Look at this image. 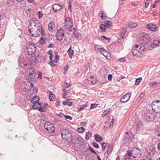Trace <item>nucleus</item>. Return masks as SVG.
<instances>
[{
  "label": "nucleus",
  "mask_w": 160,
  "mask_h": 160,
  "mask_svg": "<svg viewBox=\"0 0 160 160\" xmlns=\"http://www.w3.org/2000/svg\"><path fill=\"white\" fill-rule=\"evenodd\" d=\"M151 39L148 34H145L140 38L139 44H137L132 48V52L133 55L140 58L145 53L146 50L145 46L150 45Z\"/></svg>",
  "instance_id": "f257e3e1"
},
{
  "label": "nucleus",
  "mask_w": 160,
  "mask_h": 160,
  "mask_svg": "<svg viewBox=\"0 0 160 160\" xmlns=\"http://www.w3.org/2000/svg\"><path fill=\"white\" fill-rule=\"evenodd\" d=\"M64 27L65 29L68 31L67 32L68 34L70 32H76L77 28L76 25L73 24L72 20L69 17H67L65 19Z\"/></svg>",
  "instance_id": "f03ea898"
},
{
  "label": "nucleus",
  "mask_w": 160,
  "mask_h": 160,
  "mask_svg": "<svg viewBox=\"0 0 160 160\" xmlns=\"http://www.w3.org/2000/svg\"><path fill=\"white\" fill-rule=\"evenodd\" d=\"M42 27L41 25L36 26L34 25V27L30 28L29 30L30 33L33 37H38L41 34V31L42 30Z\"/></svg>",
  "instance_id": "7ed1b4c3"
},
{
  "label": "nucleus",
  "mask_w": 160,
  "mask_h": 160,
  "mask_svg": "<svg viewBox=\"0 0 160 160\" xmlns=\"http://www.w3.org/2000/svg\"><path fill=\"white\" fill-rule=\"evenodd\" d=\"M61 135L63 138L68 142H70L72 140V137L70 131L67 129L62 130Z\"/></svg>",
  "instance_id": "20e7f679"
},
{
  "label": "nucleus",
  "mask_w": 160,
  "mask_h": 160,
  "mask_svg": "<svg viewBox=\"0 0 160 160\" xmlns=\"http://www.w3.org/2000/svg\"><path fill=\"white\" fill-rule=\"evenodd\" d=\"M36 50V47L34 44L32 42H29L26 47V51L28 55H33Z\"/></svg>",
  "instance_id": "39448f33"
},
{
  "label": "nucleus",
  "mask_w": 160,
  "mask_h": 160,
  "mask_svg": "<svg viewBox=\"0 0 160 160\" xmlns=\"http://www.w3.org/2000/svg\"><path fill=\"white\" fill-rule=\"evenodd\" d=\"M156 117L155 115L153 113L147 112L144 113L142 117V119L143 121L145 122H149L153 121Z\"/></svg>",
  "instance_id": "423d86ee"
},
{
  "label": "nucleus",
  "mask_w": 160,
  "mask_h": 160,
  "mask_svg": "<svg viewBox=\"0 0 160 160\" xmlns=\"http://www.w3.org/2000/svg\"><path fill=\"white\" fill-rule=\"evenodd\" d=\"M152 109L156 112L160 113V101H154L152 103Z\"/></svg>",
  "instance_id": "0eeeda50"
},
{
  "label": "nucleus",
  "mask_w": 160,
  "mask_h": 160,
  "mask_svg": "<svg viewBox=\"0 0 160 160\" xmlns=\"http://www.w3.org/2000/svg\"><path fill=\"white\" fill-rule=\"evenodd\" d=\"M44 127L46 130L50 133L55 132V128L52 124L50 122H46L44 124Z\"/></svg>",
  "instance_id": "6e6552de"
},
{
  "label": "nucleus",
  "mask_w": 160,
  "mask_h": 160,
  "mask_svg": "<svg viewBox=\"0 0 160 160\" xmlns=\"http://www.w3.org/2000/svg\"><path fill=\"white\" fill-rule=\"evenodd\" d=\"M64 35V31L62 29L60 28L57 31L56 33V37L57 40L60 42L63 39Z\"/></svg>",
  "instance_id": "1a4fd4ad"
},
{
  "label": "nucleus",
  "mask_w": 160,
  "mask_h": 160,
  "mask_svg": "<svg viewBox=\"0 0 160 160\" xmlns=\"http://www.w3.org/2000/svg\"><path fill=\"white\" fill-rule=\"evenodd\" d=\"M74 144L79 146H82L84 145L83 138L80 136H76L74 139Z\"/></svg>",
  "instance_id": "9d476101"
},
{
  "label": "nucleus",
  "mask_w": 160,
  "mask_h": 160,
  "mask_svg": "<svg viewBox=\"0 0 160 160\" xmlns=\"http://www.w3.org/2000/svg\"><path fill=\"white\" fill-rule=\"evenodd\" d=\"M27 74L31 78H33L36 75L35 70L32 67L28 69Z\"/></svg>",
  "instance_id": "9b49d317"
},
{
  "label": "nucleus",
  "mask_w": 160,
  "mask_h": 160,
  "mask_svg": "<svg viewBox=\"0 0 160 160\" xmlns=\"http://www.w3.org/2000/svg\"><path fill=\"white\" fill-rule=\"evenodd\" d=\"M131 95V92L127 93L120 99V101L122 103L127 102L130 99Z\"/></svg>",
  "instance_id": "f8f14e48"
},
{
  "label": "nucleus",
  "mask_w": 160,
  "mask_h": 160,
  "mask_svg": "<svg viewBox=\"0 0 160 160\" xmlns=\"http://www.w3.org/2000/svg\"><path fill=\"white\" fill-rule=\"evenodd\" d=\"M52 8L54 12H57L58 11L63 9V5L62 4L60 5L56 3L54 4L52 6Z\"/></svg>",
  "instance_id": "ddd939ff"
},
{
  "label": "nucleus",
  "mask_w": 160,
  "mask_h": 160,
  "mask_svg": "<svg viewBox=\"0 0 160 160\" xmlns=\"http://www.w3.org/2000/svg\"><path fill=\"white\" fill-rule=\"evenodd\" d=\"M132 140V137L129 134L128 132H126L125 133V135L123 139V141L125 143H128L131 142Z\"/></svg>",
  "instance_id": "4468645a"
},
{
  "label": "nucleus",
  "mask_w": 160,
  "mask_h": 160,
  "mask_svg": "<svg viewBox=\"0 0 160 160\" xmlns=\"http://www.w3.org/2000/svg\"><path fill=\"white\" fill-rule=\"evenodd\" d=\"M34 86L33 83L31 82L28 81L26 82L25 83L24 87L26 89V90H30Z\"/></svg>",
  "instance_id": "2eb2a0df"
},
{
  "label": "nucleus",
  "mask_w": 160,
  "mask_h": 160,
  "mask_svg": "<svg viewBox=\"0 0 160 160\" xmlns=\"http://www.w3.org/2000/svg\"><path fill=\"white\" fill-rule=\"evenodd\" d=\"M147 28L152 31H157L158 28L153 23L148 24L147 25Z\"/></svg>",
  "instance_id": "dca6fc26"
},
{
  "label": "nucleus",
  "mask_w": 160,
  "mask_h": 160,
  "mask_svg": "<svg viewBox=\"0 0 160 160\" xmlns=\"http://www.w3.org/2000/svg\"><path fill=\"white\" fill-rule=\"evenodd\" d=\"M18 63L20 66L22 67H23L26 65V64L25 63V60L21 56L18 58Z\"/></svg>",
  "instance_id": "f3484780"
},
{
  "label": "nucleus",
  "mask_w": 160,
  "mask_h": 160,
  "mask_svg": "<svg viewBox=\"0 0 160 160\" xmlns=\"http://www.w3.org/2000/svg\"><path fill=\"white\" fill-rule=\"evenodd\" d=\"M112 149V146L110 144L108 145L107 151L104 153V156L108 158L109 153H110Z\"/></svg>",
  "instance_id": "a211bd4d"
},
{
  "label": "nucleus",
  "mask_w": 160,
  "mask_h": 160,
  "mask_svg": "<svg viewBox=\"0 0 160 160\" xmlns=\"http://www.w3.org/2000/svg\"><path fill=\"white\" fill-rule=\"evenodd\" d=\"M158 46H160V41L159 40H155L153 41V44H150V49L157 47Z\"/></svg>",
  "instance_id": "6ab92c4d"
},
{
  "label": "nucleus",
  "mask_w": 160,
  "mask_h": 160,
  "mask_svg": "<svg viewBox=\"0 0 160 160\" xmlns=\"http://www.w3.org/2000/svg\"><path fill=\"white\" fill-rule=\"evenodd\" d=\"M37 61V58L36 56H33L30 59V63L32 65H34Z\"/></svg>",
  "instance_id": "aec40b11"
},
{
  "label": "nucleus",
  "mask_w": 160,
  "mask_h": 160,
  "mask_svg": "<svg viewBox=\"0 0 160 160\" xmlns=\"http://www.w3.org/2000/svg\"><path fill=\"white\" fill-rule=\"evenodd\" d=\"M39 100V97L37 96H34L31 99V102L34 104L37 103Z\"/></svg>",
  "instance_id": "412c9836"
},
{
  "label": "nucleus",
  "mask_w": 160,
  "mask_h": 160,
  "mask_svg": "<svg viewBox=\"0 0 160 160\" xmlns=\"http://www.w3.org/2000/svg\"><path fill=\"white\" fill-rule=\"evenodd\" d=\"M104 25L106 28H109L112 26V23L110 21L107 20L104 22Z\"/></svg>",
  "instance_id": "4be33fe9"
},
{
  "label": "nucleus",
  "mask_w": 160,
  "mask_h": 160,
  "mask_svg": "<svg viewBox=\"0 0 160 160\" xmlns=\"http://www.w3.org/2000/svg\"><path fill=\"white\" fill-rule=\"evenodd\" d=\"M54 24V22H51L48 25V29L49 31H52L53 29V25Z\"/></svg>",
  "instance_id": "5701e85b"
},
{
  "label": "nucleus",
  "mask_w": 160,
  "mask_h": 160,
  "mask_svg": "<svg viewBox=\"0 0 160 160\" xmlns=\"http://www.w3.org/2000/svg\"><path fill=\"white\" fill-rule=\"evenodd\" d=\"M148 148L149 149L148 150V151L150 154H153L155 152V149L153 147H149Z\"/></svg>",
  "instance_id": "b1692460"
},
{
  "label": "nucleus",
  "mask_w": 160,
  "mask_h": 160,
  "mask_svg": "<svg viewBox=\"0 0 160 160\" xmlns=\"http://www.w3.org/2000/svg\"><path fill=\"white\" fill-rule=\"evenodd\" d=\"M68 52L69 54V57L70 58H72V57L73 55L74 51L71 49V47L70 46L68 50Z\"/></svg>",
  "instance_id": "393cba45"
},
{
  "label": "nucleus",
  "mask_w": 160,
  "mask_h": 160,
  "mask_svg": "<svg viewBox=\"0 0 160 160\" xmlns=\"http://www.w3.org/2000/svg\"><path fill=\"white\" fill-rule=\"evenodd\" d=\"M95 140L97 142H99L102 140V138L98 134H95L94 136Z\"/></svg>",
  "instance_id": "a878e982"
},
{
  "label": "nucleus",
  "mask_w": 160,
  "mask_h": 160,
  "mask_svg": "<svg viewBox=\"0 0 160 160\" xmlns=\"http://www.w3.org/2000/svg\"><path fill=\"white\" fill-rule=\"evenodd\" d=\"M109 144L105 142H102L101 144V146L102 148V151H104L105 150L106 148L108 147V145Z\"/></svg>",
  "instance_id": "bb28decb"
},
{
  "label": "nucleus",
  "mask_w": 160,
  "mask_h": 160,
  "mask_svg": "<svg viewBox=\"0 0 160 160\" xmlns=\"http://www.w3.org/2000/svg\"><path fill=\"white\" fill-rule=\"evenodd\" d=\"M12 46V44H10L9 45V49H6V50L5 51V53L8 55H9L11 54L12 53V52H10L9 51L11 50L10 48Z\"/></svg>",
  "instance_id": "cd10ccee"
},
{
  "label": "nucleus",
  "mask_w": 160,
  "mask_h": 160,
  "mask_svg": "<svg viewBox=\"0 0 160 160\" xmlns=\"http://www.w3.org/2000/svg\"><path fill=\"white\" fill-rule=\"evenodd\" d=\"M132 155V153L131 152H127L124 158L125 160H126L129 158L130 156Z\"/></svg>",
  "instance_id": "c85d7f7f"
},
{
  "label": "nucleus",
  "mask_w": 160,
  "mask_h": 160,
  "mask_svg": "<svg viewBox=\"0 0 160 160\" xmlns=\"http://www.w3.org/2000/svg\"><path fill=\"white\" fill-rule=\"evenodd\" d=\"M49 92L50 94L49 96V99L51 101H53L55 97V96L54 94L52 93L51 91H49Z\"/></svg>",
  "instance_id": "c756f323"
},
{
  "label": "nucleus",
  "mask_w": 160,
  "mask_h": 160,
  "mask_svg": "<svg viewBox=\"0 0 160 160\" xmlns=\"http://www.w3.org/2000/svg\"><path fill=\"white\" fill-rule=\"evenodd\" d=\"M100 51L104 56H107L108 52L105 49L103 48H100Z\"/></svg>",
  "instance_id": "7c9ffc66"
},
{
  "label": "nucleus",
  "mask_w": 160,
  "mask_h": 160,
  "mask_svg": "<svg viewBox=\"0 0 160 160\" xmlns=\"http://www.w3.org/2000/svg\"><path fill=\"white\" fill-rule=\"evenodd\" d=\"M92 137V134L90 132H87L86 133L85 138L87 140H89Z\"/></svg>",
  "instance_id": "2f4dec72"
},
{
  "label": "nucleus",
  "mask_w": 160,
  "mask_h": 160,
  "mask_svg": "<svg viewBox=\"0 0 160 160\" xmlns=\"http://www.w3.org/2000/svg\"><path fill=\"white\" fill-rule=\"evenodd\" d=\"M85 130V129L83 127H82L78 128L77 130V131L78 133H82Z\"/></svg>",
  "instance_id": "473e14b6"
},
{
  "label": "nucleus",
  "mask_w": 160,
  "mask_h": 160,
  "mask_svg": "<svg viewBox=\"0 0 160 160\" xmlns=\"http://www.w3.org/2000/svg\"><path fill=\"white\" fill-rule=\"evenodd\" d=\"M159 84L157 82H152L151 83L149 84L150 87L151 88H153V87H158V85Z\"/></svg>",
  "instance_id": "72a5a7b5"
},
{
  "label": "nucleus",
  "mask_w": 160,
  "mask_h": 160,
  "mask_svg": "<svg viewBox=\"0 0 160 160\" xmlns=\"http://www.w3.org/2000/svg\"><path fill=\"white\" fill-rule=\"evenodd\" d=\"M39 42L40 44L42 45H43L46 43V41L45 40L44 37H42L40 38Z\"/></svg>",
  "instance_id": "f704fd0d"
},
{
  "label": "nucleus",
  "mask_w": 160,
  "mask_h": 160,
  "mask_svg": "<svg viewBox=\"0 0 160 160\" xmlns=\"http://www.w3.org/2000/svg\"><path fill=\"white\" fill-rule=\"evenodd\" d=\"M156 135L160 137V125L158 127L156 131Z\"/></svg>",
  "instance_id": "c9c22d12"
},
{
  "label": "nucleus",
  "mask_w": 160,
  "mask_h": 160,
  "mask_svg": "<svg viewBox=\"0 0 160 160\" xmlns=\"http://www.w3.org/2000/svg\"><path fill=\"white\" fill-rule=\"evenodd\" d=\"M106 27H105V26L104 25L102 24L100 26V28L101 30V31L104 32H105L106 31Z\"/></svg>",
  "instance_id": "e433bc0d"
},
{
  "label": "nucleus",
  "mask_w": 160,
  "mask_h": 160,
  "mask_svg": "<svg viewBox=\"0 0 160 160\" xmlns=\"http://www.w3.org/2000/svg\"><path fill=\"white\" fill-rule=\"evenodd\" d=\"M38 104L39 106V108H38L39 111L40 112H44V111H45V109L41 107L42 105L41 104L40 102H38Z\"/></svg>",
  "instance_id": "4c0bfd02"
},
{
  "label": "nucleus",
  "mask_w": 160,
  "mask_h": 160,
  "mask_svg": "<svg viewBox=\"0 0 160 160\" xmlns=\"http://www.w3.org/2000/svg\"><path fill=\"white\" fill-rule=\"evenodd\" d=\"M142 80V78H137L135 80V85H139Z\"/></svg>",
  "instance_id": "58836bf2"
},
{
  "label": "nucleus",
  "mask_w": 160,
  "mask_h": 160,
  "mask_svg": "<svg viewBox=\"0 0 160 160\" xmlns=\"http://www.w3.org/2000/svg\"><path fill=\"white\" fill-rule=\"evenodd\" d=\"M73 34L74 35L75 37L78 39H80L81 38V36L79 33H75V32H72Z\"/></svg>",
  "instance_id": "ea45409f"
},
{
  "label": "nucleus",
  "mask_w": 160,
  "mask_h": 160,
  "mask_svg": "<svg viewBox=\"0 0 160 160\" xmlns=\"http://www.w3.org/2000/svg\"><path fill=\"white\" fill-rule=\"evenodd\" d=\"M33 23H30L29 24V25L30 26H31L32 25L33 26V27H34V25H35L36 26L38 24V21L37 20H34L33 21Z\"/></svg>",
  "instance_id": "a19ab883"
},
{
  "label": "nucleus",
  "mask_w": 160,
  "mask_h": 160,
  "mask_svg": "<svg viewBox=\"0 0 160 160\" xmlns=\"http://www.w3.org/2000/svg\"><path fill=\"white\" fill-rule=\"evenodd\" d=\"M88 105L87 104H83L82 106L80 107L78 110V111H80L83 110L85 108L87 107Z\"/></svg>",
  "instance_id": "79ce46f5"
},
{
  "label": "nucleus",
  "mask_w": 160,
  "mask_h": 160,
  "mask_svg": "<svg viewBox=\"0 0 160 160\" xmlns=\"http://www.w3.org/2000/svg\"><path fill=\"white\" fill-rule=\"evenodd\" d=\"M99 47H100V45H97V44H95V46H94V49L97 52H99L100 50V48H99Z\"/></svg>",
  "instance_id": "37998d69"
},
{
  "label": "nucleus",
  "mask_w": 160,
  "mask_h": 160,
  "mask_svg": "<svg viewBox=\"0 0 160 160\" xmlns=\"http://www.w3.org/2000/svg\"><path fill=\"white\" fill-rule=\"evenodd\" d=\"M109 112V111L107 110H104L102 114V117H104Z\"/></svg>",
  "instance_id": "c03bdc74"
},
{
  "label": "nucleus",
  "mask_w": 160,
  "mask_h": 160,
  "mask_svg": "<svg viewBox=\"0 0 160 160\" xmlns=\"http://www.w3.org/2000/svg\"><path fill=\"white\" fill-rule=\"evenodd\" d=\"M57 61H50L49 62V64L52 67L55 66L56 65V64L57 63Z\"/></svg>",
  "instance_id": "a18cd8bd"
},
{
  "label": "nucleus",
  "mask_w": 160,
  "mask_h": 160,
  "mask_svg": "<svg viewBox=\"0 0 160 160\" xmlns=\"http://www.w3.org/2000/svg\"><path fill=\"white\" fill-rule=\"evenodd\" d=\"M38 102L37 103H34L32 106V108L34 109H38L39 108V106L38 104Z\"/></svg>",
  "instance_id": "49530a36"
},
{
  "label": "nucleus",
  "mask_w": 160,
  "mask_h": 160,
  "mask_svg": "<svg viewBox=\"0 0 160 160\" xmlns=\"http://www.w3.org/2000/svg\"><path fill=\"white\" fill-rule=\"evenodd\" d=\"M129 26L131 28H135L137 26V24L136 23L131 22L129 23Z\"/></svg>",
  "instance_id": "de8ad7c7"
},
{
  "label": "nucleus",
  "mask_w": 160,
  "mask_h": 160,
  "mask_svg": "<svg viewBox=\"0 0 160 160\" xmlns=\"http://www.w3.org/2000/svg\"><path fill=\"white\" fill-rule=\"evenodd\" d=\"M92 143L93 146L96 148L98 149L99 148V147L98 144L97 143L94 142H93Z\"/></svg>",
  "instance_id": "09e8293b"
},
{
  "label": "nucleus",
  "mask_w": 160,
  "mask_h": 160,
  "mask_svg": "<svg viewBox=\"0 0 160 160\" xmlns=\"http://www.w3.org/2000/svg\"><path fill=\"white\" fill-rule=\"evenodd\" d=\"M4 31H0V41L4 37Z\"/></svg>",
  "instance_id": "8fccbe9b"
},
{
  "label": "nucleus",
  "mask_w": 160,
  "mask_h": 160,
  "mask_svg": "<svg viewBox=\"0 0 160 160\" xmlns=\"http://www.w3.org/2000/svg\"><path fill=\"white\" fill-rule=\"evenodd\" d=\"M60 102L59 100H56L55 103V106L56 107H58L60 106Z\"/></svg>",
  "instance_id": "3c124183"
},
{
  "label": "nucleus",
  "mask_w": 160,
  "mask_h": 160,
  "mask_svg": "<svg viewBox=\"0 0 160 160\" xmlns=\"http://www.w3.org/2000/svg\"><path fill=\"white\" fill-rule=\"evenodd\" d=\"M101 13L102 14V15L100 17L101 18L102 20L105 19L106 17L103 16V15H104V11H102L101 12Z\"/></svg>",
  "instance_id": "603ef678"
},
{
  "label": "nucleus",
  "mask_w": 160,
  "mask_h": 160,
  "mask_svg": "<svg viewBox=\"0 0 160 160\" xmlns=\"http://www.w3.org/2000/svg\"><path fill=\"white\" fill-rule=\"evenodd\" d=\"M151 0H147L144 3L146 8L148 6Z\"/></svg>",
  "instance_id": "864d4df0"
},
{
  "label": "nucleus",
  "mask_w": 160,
  "mask_h": 160,
  "mask_svg": "<svg viewBox=\"0 0 160 160\" xmlns=\"http://www.w3.org/2000/svg\"><path fill=\"white\" fill-rule=\"evenodd\" d=\"M102 38L103 39L107 40H108L109 41H110V40H111V38H107V37H106L104 35H102Z\"/></svg>",
  "instance_id": "5fc2aeb1"
},
{
  "label": "nucleus",
  "mask_w": 160,
  "mask_h": 160,
  "mask_svg": "<svg viewBox=\"0 0 160 160\" xmlns=\"http://www.w3.org/2000/svg\"><path fill=\"white\" fill-rule=\"evenodd\" d=\"M68 66L67 65H66L65 67H64V72L63 73L64 74L66 73L68 71Z\"/></svg>",
  "instance_id": "6e6d98bb"
},
{
  "label": "nucleus",
  "mask_w": 160,
  "mask_h": 160,
  "mask_svg": "<svg viewBox=\"0 0 160 160\" xmlns=\"http://www.w3.org/2000/svg\"><path fill=\"white\" fill-rule=\"evenodd\" d=\"M97 106V104H95L94 103L91 104L90 109H92V108H96Z\"/></svg>",
  "instance_id": "4d7b16f0"
},
{
  "label": "nucleus",
  "mask_w": 160,
  "mask_h": 160,
  "mask_svg": "<svg viewBox=\"0 0 160 160\" xmlns=\"http://www.w3.org/2000/svg\"><path fill=\"white\" fill-rule=\"evenodd\" d=\"M69 100L68 99H67L65 100V101L63 102V103L64 105H68V102L69 101Z\"/></svg>",
  "instance_id": "13d9d810"
},
{
  "label": "nucleus",
  "mask_w": 160,
  "mask_h": 160,
  "mask_svg": "<svg viewBox=\"0 0 160 160\" xmlns=\"http://www.w3.org/2000/svg\"><path fill=\"white\" fill-rule=\"evenodd\" d=\"M126 33V29H123L122 31L121 32V34L122 36H124Z\"/></svg>",
  "instance_id": "bf43d9fd"
},
{
  "label": "nucleus",
  "mask_w": 160,
  "mask_h": 160,
  "mask_svg": "<svg viewBox=\"0 0 160 160\" xmlns=\"http://www.w3.org/2000/svg\"><path fill=\"white\" fill-rule=\"evenodd\" d=\"M124 38V36H122L119 38L118 39V42H122V40Z\"/></svg>",
  "instance_id": "052dcab7"
},
{
  "label": "nucleus",
  "mask_w": 160,
  "mask_h": 160,
  "mask_svg": "<svg viewBox=\"0 0 160 160\" xmlns=\"http://www.w3.org/2000/svg\"><path fill=\"white\" fill-rule=\"evenodd\" d=\"M64 117H65V118L66 119H69L70 120H71L72 119V117L70 116H69V115H65L64 116Z\"/></svg>",
  "instance_id": "680f3d73"
},
{
  "label": "nucleus",
  "mask_w": 160,
  "mask_h": 160,
  "mask_svg": "<svg viewBox=\"0 0 160 160\" xmlns=\"http://www.w3.org/2000/svg\"><path fill=\"white\" fill-rule=\"evenodd\" d=\"M112 75L111 74H109L108 77V79L109 81H111L112 79Z\"/></svg>",
  "instance_id": "e2e57ef3"
},
{
  "label": "nucleus",
  "mask_w": 160,
  "mask_h": 160,
  "mask_svg": "<svg viewBox=\"0 0 160 160\" xmlns=\"http://www.w3.org/2000/svg\"><path fill=\"white\" fill-rule=\"evenodd\" d=\"M55 58H56V59L57 60L56 61H57L58 60V59L59 56L58 55V52H55Z\"/></svg>",
  "instance_id": "0e129e2a"
},
{
  "label": "nucleus",
  "mask_w": 160,
  "mask_h": 160,
  "mask_svg": "<svg viewBox=\"0 0 160 160\" xmlns=\"http://www.w3.org/2000/svg\"><path fill=\"white\" fill-rule=\"evenodd\" d=\"M125 58H122L119 59V61L120 62H123L125 61Z\"/></svg>",
  "instance_id": "69168bd1"
},
{
  "label": "nucleus",
  "mask_w": 160,
  "mask_h": 160,
  "mask_svg": "<svg viewBox=\"0 0 160 160\" xmlns=\"http://www.w3.org/2000/svg\"><path fill=\"white\" fill-rule=\"evenodd\" d=\"M96 79H95V80H93V81L91 80V82H90V84L92 85H94L96 83Z\"/></svg>",
  "instance_id": "338daca9"
},
{
  "label": "nucleus",
  "mask_w": 160,
  "mask_h": 160,
  "mask_svg": "<svg viewBox=\"0 0 160 160\" xmlns=\"http://www.w3.org/2000/svg\"><path fill=\"white\" fill-rule=\"evenodd\" d=\"M144 96V94L143 93H141L139 96V98L140 99H142Z\"/></svg>",
  "instance_id": "774afa93"
}]
</instances>
